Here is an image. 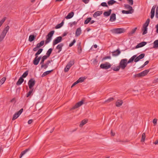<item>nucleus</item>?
Segmentation results:
<instances>
[{"instance_id":"60","label":"nucleus","mask_w":158,"mask_h":158,"mask_svg":"<svg viewBox=\"0 0 158 158\" xmlns=\"http://www.w3.org/2000/svg\"><path fill=\"white\" fill-rule=\"evenodd\" d=\"M111 58V57L110 56H105L103 58V60H106L107 59H110Z\"/></svg>"},{"instance_id":"48","label":"nucleus","mask_w":158,"mask_h":158,"mask_svg":"<svg viewBox=\"0 0 158 158\" xmlns=\"http://www.w3.org/2000/svg\"><path fill=\"white\" fill-rule=\"evenodd\" d=\"M28 74V71H26L22 75L21 77H22V78H25L26 77Z\"/></svg>"},{"instance_id":"42","label":"nucleus","mask_w":158,"mask_h":158,"mask_svg":"<svg viewBox=\"0 0 158 158\" xmlns=\"http://www.w3.org/2000/svg\"><path fill=\"white\" fill-rule=\"evenodd\" d=\"M74 64V60H70L69 62L67 64L69 65L70 66H71Z\"/></svg>"},{"instance_id":"8","label":"nucleus","mask_w":158,"mask_h":158,"mask_svg":"<svg viewBox=\"0 0 158 158\" xmlns=\"http://www.w3.org/2000/svg\"><path fill=\"white\" fill-rule=\"evenodd\" d=\"M83 103L84 101L82 100L80 102H78L71 108L70 110H74L78 108V107L81 106L83 104Z\"/></svg>"},{"instance_id":"19","label":"nucleus","mask_w":158,"mask_h":158,"mask_svg":"<svg viewBox=\"0 0 158 158\" xmlns=\"http://www.w3.org/2000/svg\"><path fill=\"white\" fill-rule=\"evenodd\" d=\"M111 9H109L108 11H105L103 13L104 15L106 17L109 16L111 13Z\"/></svg>"},{"instance_id":"4","label":"nucleus","mask_w":158,"mask_h":158,"mask_svg":"<svg viewBox=\"0 0 158 158\" xmlns=\"http://www.w3.org/2000/svg\"><path fill=\"white\" fill-rule=\"evenodd\" d=\"M111 65L109 62H106L105 64H102L100 65L101 68L103 69H108L111 67Z\"/></svg>"},{"instance_id":"20","label":"nucleus","mask_w":158,"mask_h":158,"mask_svg":"<svg viewBox=\"0 0 158 158\" xmlns=\"http://www.w3.org/2000/svg\"><path fill=\"white\" fill-rule=\"evenodd\" d=\"M24 79L22 78V77H20L17 82L16 85H21Z\"/></svg>"},{"instance_id":"33","label":"nucleus","mask_w":158,"mask_h":158,"mask_svg":"<svg viewBox=\"0 0 158 158\" xmlns=\"http://www.w3.org/2000/svg\"><path fill=\"white\" fill-rule=\"evenodd\" d=\"M87 120L84 119L82 121L80 124V127H82L84 125L87 123Z\"/></svg>"},{"instance_id":"21","label":"nucleus","mask_w":158,"mask_h":158,"mask_svg":"<svg viewBox=\"0 0 158 158\" xmlns=\"http://www.w3.org/2000/svg\"><path fill=\"white\" fill-rule=\"evenodd\" d=\"M74 15V12H71L69 13L68 15L65 17V18L67 19H71L73 16Z\"/></svg>"},{"instance_id":"29","label":"nucleus","mask_w":158,"mask_h":158,"mask_svg":"<svg viewBox=\"0 0 158 158\" xmlns=\"http://www.w3.org/2000/svg\"><path fill=\"white\" fill-rule=\"evenodd\" d=\"M149 69L146 70L144 71L141 72V74H142L143 77L147 75L148 73L149 72Z\"/></svg>"},{"instance_id":"30","label":"nucleus","mask_w":158,"mask_h":158,"mask_svg":"<svg viewBox=\"0 0 158 158\" xmlns=\"http://www.w3.org/2000/svg\"><path fill=\"white\" fill-rule=\"evenodd\" d=\"M44 40H42L41 41L40 43L37 44L36 45V46L37 47H38L40 48L41 47L43 46L44 44Z\"/></svg>"},{"instance_id":"7","label":"nucleus","mask_w":158,"mask_h":158,"mask_svg":"<svg viewBox=\"0 0 158 158\" xmlns=\"http://www.w3.org/2000/svg\"><path fill=\"white\" fill-rule=\"evenodd\" d=\"M62 37L61 36H59L57 37L53 41L52 44L53 46H54L57 44L60 43L62 41Z\"/></svg>"},{"instance_id":"56","label":"nucleus","mask_w":158,"mask_h":158,"mask_svg":"<svg viewBox=\"0 0 158 158\" xmlns=\"http://www.w3.org/2000/svg\"><path fill=\"white\" fill-rule=\"evenodd\" d=\"M128 3L131 5H132L133 4V0H127Z\"/></svg>"},{"instance_id":"13","label":"nucleus","mask_w":158,"mask_h":158,"mask_svg":"<svg viewBox=\"0 0 158 158\" xmlns=\"http://www.w3.org/2000/svg\"><path fill=\"white\" fill-rule=\"evenodd\" d=\"M147 44V42H142L138 44L135 47V48H138L143 47L145 46Z\"/></svg>"},{"instance_id":"18","label":"nucleus","mask_w":158,"mask_h":158,"mask_svg":"<svg viewBox=\"0 0 158 158\" xmlns=\"http://www.w3.org/2000/svg\"><path fill=\"white\" fill-rule=\"evenodd\" d=\"M123 103V101L122 100H118L115 103V105L117 107L120 106Z\"/></svg>"},{"instance_id":"17","label":"nucleus","mask_w":158,"mask_h":158,"mask_svg":"<svg viewBox=\"0 0 158 158\" xmlns=\"http://www.w3.org/2000/svg\"><path fill=\"white\" fill-rule=\"evenodd\" d=\"M121 52L119 49H117L116 51L112 52V55L114 56H116L119 55Z\"/></svg>"},{"instance_id":"62","label":"nucleus","mask_w":158,"mask_h":158,"mask_svg":"<svg viewBox=\"0 0 158 158\" xmlns=\"http://www.w3.org/2000/svg\"><path fill=\"white\" fill-rule=\"evenodd\" d=\"M90 0H82V1L85 4H87L88 3Z\"/></svg>"},{"instance_id":"35","label":"nucleus","mask_w":158,"mask_h":158,"mask_svg":"<svg viewBox=\"0 0 158 158\" xmlns=\"http://www.w3.org/2000/svg\"><path fill=\"white\" fill-rule=\"evenodd\" d=\"M10 28V27L9 26H7L4 29V30L2 32L3 33H5L6 35L7 32L8 31Z\"/></svg>"},{"instance_id":"58","label":"nucleus","mask_w":158,"mask_h":158,"mask_svg":"<svg viewBox=\"0 0 158 158\" xmlns=\"http://www.w3.org/2000/svg\"><path fill=\"white\" fill-rule=\"evenodd\" d=\"M43 50V49L42 48H40L38 50L37 52H36L38 55L40 54L41 52H42Z\"/></svg>"},{"instance_id":"1","label":"nucleus","mask_w":158,"mask_h":158,"mask_svg":"<svg viewBox=\"0 0 158 158\" xmlns=\"http://www.w3.org/2000/svg\"><path fill=\"white\" fill-rule=\"evenodd\" d=\"M136 57V55H134L131 57L127 61V59H123L121 60L119 66L122 69H124L127 65L128 64L132 62Z\"/></svg>"},{"instance_id":"24","label":"nucleus","mask_w":158,"mask_h":158,"mask_svg":"<svg viewBox=\"0 0 158 158\" xmlns=\"http://www.w3.org/2000/svg\"><path fill=\"white\" fill-rule=\"evenodd\" d=\"M81 31L80 27L78 28L76 31L75 34L76 36H78L80 35L81 33Z\"/></svg>"},{"instance_id":"59","label":"nucleus","mask_w":158,"mask_h":158,"mask_svg":"<svg viewBox=\"0 0 158 158\" xmlns=\"http://www.w3.org/2000/svg\"><path fill=\"white\" fill-rule=\"evenodd\" d=\"M77 22L76 21H74L72 23H71V25H70V27H72L73 25H75L77 24Z\"/></svg>"},{"instance_id":"22","label":"nucleus","mask_w":158,"mask_h":158,"mask_svg":"<svg viewBox=\"0 0 158 158\" xmlns=\"http://www.w3.org/2000/svg\"><path fill=\"white\" fill-rule=\"evenodd\" d=\"M52 50L53 49L52 48H50L47 51L46 54V55H45V56H46L47 58H48L49 57L52 53Z\"/></svg>"},{"instance_id":"54","label":"nucleus","mask_w":158,"mask_h":158,"mask_svg":"<svg viewBox=\"0 0 158 158\" xmlns=\"http://www.w3.org/2000/svg\"><path fill=\"white\" fill-rule=\"evenodd\" d=\"M101 5L103 7H108V6L107 4V3L106 2H103L101 4Z\"/></svg>"},{"instance_id":"27","label":"nucleus","mask_w":158,"mask_h":158,"mask_svg":"<svg viewBox=\"0 0 158 158\" xmlns=\"http://www.w3.org/2000/svg\"><path fill=\"white\" fill-rule=\"evenodd\" d=\"M120 68V67L119 65L117 66H114L112 67L111 68V69H113L114 71H118Z\"/></svg>"},{"instance_id":"64","label":"nucleus","mask_w":158,"mask_h":158,"mask_svg":"<svg viewBox=\"0 0 158 158\" xmlns=\"http://www.w3.org/2000/svg\"><path fill=\"white\" fill-rule=\"evenodd\" d=\"M39 48L38 47H37V46H36L35 47L33 48V50L35 52L36 51L38 50Z\"/></svg>"},{"instance_id":"11","label":"nucleus","mask_w":158,"mask_h":158,"mask_svg":"<svg viewBox=\"0 0 158 158\" xmlns=\"http://www.w3.org/2000/svg\"><path fill=\"white\" fill-rule=\"evenodd\" d=\"M52 61V60H48L45 64H43L41 65V68H44V69H46L48 67L49 64Z\"/></svg>"},{"instance_id":"51","label":"nucleus","mask_w":158,"mask_h":158,"mask_svg":"<svg viewBox=\"0 0 158 158\" xmlns=\"http://www.w3.org/2000/svg\"><path fill=\"white\" fill-rule=\"evenodd\" d=\"M76 42V40L74 39L73 40V41L69 45V47H72V46H73L74 44Z\"/></svg>"},{"instance_id":"49","label":"nucleus","mask_w":158,"mask_h":158,"mask_svg":"<svg viewBox=\"0 0 158 158\" xmlns=\"http://www.w3.org/2000/svg\"><path fill=\"white\" fill-rule=\"evenodd\" d=\"M137 29V27H135L134 29H132V31L129 33V34L132 35L134 34L136 31Z\"/></svg>"},{"instance_id":"52","label":"nucleus","mask_w":158,"mask_h":158,"mask_svg":"<svg viewBox=\"0 0 158 158\" xmlns=\"http://www.w3.org/2000/svg\"><path fill=\"white\" fill-rule=\"evenodd\" d=\"M114 100V98H110L108 99L107 100L105 101V102H109Z\"/></svg>"},{"instance_id":"50","label":"nucleus","mask_w":158,"mask_h":158,"mask_svg":"<svg viewBox=\"0 0 158 158\" xmlns=\"http://www.w3.org/2000/svg\"><path fill=\"white\" fill-rule=\"evenodd\" d=\"M85 78L83 77H81L77 80L79 83L82 82L84 81Z\"/></svg>"},{"instance_id":"63","label":"nucleus","mask_w":158,"mask_h":158,"mask_svg":"<svg viewBox=\"0 0 158 158\" xmlns=\"http://www.w3.org/2000/svg\"><path fill=\"white\" fill-rule=\"evenodd\" d=\"M33 121V120L32 119H30L28 121V124H31L32 123Z\"/></svg>"},{"instance_id":"47","label":"nucleus","mask_w":158,"mask_h":158,"mask_svg":"<svg viewBox=\"0 0 158 158\" xmlns=\"http://www.w3.org/2000/svg\"><path fill=\"white\" fill-rule=\"evenodd\" d=\"M6 80V78L5 77H3L2 79L0 80V84H1V85L3 84Z\"/></svg>"},{"instance_id":"39","label":"nucleus","mask_w":158,"mask_h":158,"mask_svg":"<svg viewBox=\"0 0 158 158\" xmlns=\"http://www.w3.org/2000/svg\"><path fill=\"white\" fill-rule=\"evenodd\" d=\"M6 35V34L2 32L0 35V42L1 41L3 40Z\"/></svg>"},{"instance_id":"32","label":"nucleus","mask_w":158,"mask_h":158,"mask_svg":"<svg viewBox=\"0 0 158 158\" xmlns=\"http://www.w3.org/2000/svg\"><path fill=\"white\" fill-rule=\"evenodd\" d=\"M116 2V1L114 0H110L107 3L110 6L112 5Z\"/></svg>"},{"instance_id":"45","label":"nucleus","mask_w":158,"mask_h":158,"mask_svg":"<svg viewBox=\"0 0 158 158\" xmlns=\"http://www.w3.org/2000/svg\"><path fill=\"white\" fill-rule=\"evenodd\" d=\"M116 142H128L129 141L127 140H121L119 139H116Z\"/></svg>"},{"instance_id":"31","label":"nucleus","mask_w":158,"mask_h":158,"mask_svg":"<svg viewBox=\"0 0 158 158\" xmlns=\"http://www.w3.org/2000/svg\"><path fill=\"white\" fill-rule=\"evenodd\" d=\"M64 24V21H63L60 24H58L56 27L55 28L56 29H59Z\"/></svg>"},{"instance_id":"9","label":"nucleus","mask_w":158,"mask_h":158,"mask_svg":"<svg viewBox=\"0 0 158 158\" xmlns=\"http://www.w3.org/2000/svg\"><path fill=\"white\" fill-rule=\"evenodd\" d=\"M149 24L146 23H145L143 25V28L142 29V30L143 31L142 34L143 35L146 34L147 32V27L148 26Z\"/></svg>"},{"instance_id":"37","label":"nucleus","mask_w":158,"mask_h":158,"mask_svg":"<svg viewBox=\"0 0 158 158\" xmlns=\"http://www.w3.org/2000/svg\"><path fill=\"white\" fill-rule=\"evenodd\" d=\"M153 48H158V40L155 41L153 43Z\"/></svg>"},{"instance_id":"16","label":"nucleus","mask_w":158,"mask_h":158,"mask_svg":"<svg viewBox=\"0 0 158 158\" xmlns=\"http://www.w3.org/2000/svg\"><path fill=\"white\" fill-rule=\"evenodd\" d=\"M102 13V11H98L94 13L93 14V16L94 18H96L97 16H99Z\"/></svg>"},{"instance_id":"38","label":"nucleus","mask_w":158,"mask_h":158,"mask_svg":"<svg viewBox=\"0 0 158 158\" xmlns=\"http://www.w3.org/2000/svg\"><path fill=\"white\" fill-rule=\"evenodd\" d=\"M30 148H29L24 151H23L21 152L23 154V155H24L27 153L30 150Z\"/></svg>"},{"instance_id":"55","label":"nucleus","mask_w":158,"mask_h":158,"mask_svg":"<svg viewBox=\"0 0 158 158\" xmlns=\"http://www.w3.org/2000/svg\"><path fill=\"white\" fill-rule=\"evenodd\" d=\"M156 17L158 18V6L157 7L156 12Z\"/></svg>"},{"instance_id":"43","label":"nucleus","mask_w":158,"mask_h":158,"mask_svg":"<svg viewBox=\"0 0 158 158\" xmlns=\"http://www.w3.org/2000/svg\"><path fill=\"white\" fill-rule=\"evenodd\" d=\"M70 67L71 66H70L69 65H68L67 64V65H66V66L64 68V71L65 72H68L69 71V69Z\"/></svg>"},{"instance_id":"46","label":"nucleus","mask_w":158,"mask_h":158,"mask_svg":"<svg viewBox=\"0 0 158 158\" xmlns=\"http://www.w3.org/2000/svg\"><path fill=\"white\" fill-rule=\"evenodd\" d=\"M39 62V61L37 59V58H34L33 61V63L35 65H37L38 64Z\"/></svg>"},{"instance_id":"36","label":"nucleus","mask_w":158,"mask_h":158,"mask_svg":"<svg viewBox=\"0 0 158 158\" xmlns=\"http://www.w3.org/2000/svg\"><path fill=\"white\" fill-rule=\"evenodd\" d=\"M124 6L125 8L127 9H128L129 10H133L132 7L128 4H124Z\"/></svg>"},{"instance_id":"2","label":"nucleus","mask_w":158,"mask_h":158,"mask_svg":"<svg viewBox=\"0 0 158 158\" xmlns=\"http://www.w3.org/2000/svg\"><path fill=\"white\" fill-rule=\"evenodd\" d=\"M54 32V31H50L46 36V40L45 41V44H48L51 41Z\"/></svg>"},{"instance_id":"40","label":"nucleus","mask_w":158,"mask_h":158,"mask_svg":"<svg viewBox=\"0 0 158 158\" xmlns=\"http://www.w3.org/2000/svg\"><path fill=\"white\" fill-rule=\"evenodd\" d=\"M30 90L29 91V92L27 94H26V97L27 98L32 93L34 89H30Z\"/></svg>"},{"instance_id":"34","label":"nucleus","mask_w":158,"mask_h":158,"mask_svg":"<svg viewBox=\"0 0 158 158\" xmlns=\"http://www.w3.org/2000/svg\"><path fill=\"white\" fill-rule=\"evenodd\" d=\"M48 58L46 56H44L42 58L41 61L40 62V64H41V65L43 64H44V62L45 60H46Z\"/></svg>"},{"instance_id":"15","label":"nucleus","mask_w":158,"mask_h":158,"mask_svg":"<svg viewBox=\"0 0 158 158\" xmlns=\"http://www.w3.org/2000/svg\"><path fill=\"white\" fill-rule=\"evenodd\" d=\"M64 46V44L61 43L58 44L56 47V49L58 50V53H59L61 50L62 48Z\"/></svg>"},{"instance_id":"6","label":"nucleus","mask_w":158,"mask_h":158,"mask_svg":"<svg viewBox=\"0 0 158 158\" xmlns=\"http://www.w3.org/2000/svg\"><path fill=\"white\" fill-rule=\"evenodd\" d=\"M23 111V109L22 108L18 112L16 113L15 114H14L12 118V120H14L17 118L19 115L22 113Z\"/></svg>"},{"instance_id":"41","label":"nucleus","mask_w":158,"mask_h":158,"mask_svg":"<svg viewBox=\"0 0 158 158\" xmlns=\"http://www.w3.org/2000/svg\"><path fill=\"white\" fill-rule=\"evenodd\" d=\"M91 19H92V18L91 17H89V18H87L85 20V21L84 22V24H88L89 22H90V21L91 20Z\"/></svg>"},{"instance_id":"28","label":"nucleus","mask_w":158,"mask_h":158,"mask_svg":"<svg viewBox=\"0 0 158 158\" xmlns=\"http://www.w3.org/2000/svg\"><path fill=\"white\" fill-rule=\"evenodd\" d=\"M35 36L34 35H31L29 36V41L31 42L33 41L35 39Z\"/></svg>"},{"instance_id":"53","label":"nucleus","mask_w":158,"mask_h":158,"mask_svg":"<svg viewBox=\"0 0 158 158\" xmlns=\"http://www.w3.org/2000/svg\"><path fill=\"white\" fill-rule=\"evenodd\" d=\"M134 77H142L143 76H142V74H141V72L140 73H138L137 74L135 75H134Z\"/></svg>"},{"instance_id":"61","label":"nucleus","mask_w":158,"mask_h":158,"mask_svg":"<svg viewBox=\"0 0 158 158\" xmlns=\"http://www.w3.org/2000/svg\"><path fill=\"white\" fill-rule=\"evenodd\" d=\"M110 134L112 136H114L115 135V133H114L112 130H111V131Z\"/></svg>"},{"instance_id":"26","label":"nucleus","mask_w":158,"mask_h":158,"mask_svg":"<svg viewBox=\"0 0 158 158\" xmlns=\"http://www.w3.org/2000/svg\"><path fill=\"white\" fill-rule=\"evenodd\" d=\"M53 71V70L46 71L43 73L42 74L41 77H44L48 74Z\"/></svg>"},{"instance_id":"12","label":"nucleus","mask_w":158,"mask_h":158,"mask_svg":"<svg viewBox=\"0 0 158 158\" xmlns=\"http://www.w3.org/2000/svg\"><path fill=\"white\" fill-rule=\"evenodd\" d=\"M156 6H154L152 7L151 12V18L152 19L154 17L155 15V9Z\"/></svg>"},{"instance_id":"57","label":"nucleus","mask_w":158,"mask_h":158,"mask_svg":"<svg viewBox=\"0 0 158 158\" xmlns=\"http://www.w3.org/2000/svg\"><path fill=\"white\" fill-rule=\"evenodd\" d=\"M157 119L156 118H154L153 120V123L154 124V126H155L156 125L157 123Z\"/></svg>"},{"instance_id":"44","label":"nucleus","mask_w":158,"mask_h":158,"mask_svg":"<svg viewBox=\"0 0 158 158\" xmlns=\"http://www.w3.org/2000/svg\"><path fill=\"white\" fill-rule=\"evenodd\" d=\"M146 135L145 133H143L142 134V138L141 139V142H144L145 139Z\"/></svg>"},{"instance_id":"25","label":"nucleus","mask_w":158,"mask_h":158,"mask_svg":"<svg viewBox=\"0 0 158 158\" xmlns=\"http://www.w3.org/2000/svg\"><path fill=\"white\" fill-rule=\"evenodd\" d=\"M133 12V10H122V12L124 14H132Z\"/></svg>"},{"instance_id":"23","label":"nucleus","mask_w":158,"mask_h":158,"mask_svg":"<svg viewBox=\"0 0 158 158\" xmlns=\"http://www.w3.org/2000/svg\"><path fill=\"white\" fill-rule=\"evenodd\" d=\"M81 42H79L78 43V44H77V50H78V52L79 54H80L81 53V52H82V48L81 45Z\"/></svg>"},{"instance_id":"10","label":"nucleus","mask_w":158,"mask_h":158,"mask_svg":"<svg viewBox=\"0 0 158 158\" xmlns=\"http://www.w3.org/2000/svg\"><path fill=\"white\" fill-rule=\"evenodd\" d=\"M145 56L144 53H142L139 55L138 56L136 57L135 59L134 62H137L139 61V60L143 58Z\"/></svg>"},{"instance_id":"5","label":"nucleus","mask_w":158,"mask_h":158,"mask_svg":"<svg viewBox=\"0 0 158 158\" xmlns=\"http://www.w3.org/2000/svg\"><path fill=\"white\" fill-rule=\"evenodd\" d=\"M35 81L33 78L31 79L28 81V84L29 89H33L32 88L35 85Z\"/></svg>"},{"instance_id":"3","label":"nucleus","mask_w":158,"mask_h":158,"mask_svg":"<svg viewBox=\"0 0 158 158\" xmlns=\"http://www.w3.org/2000/svg\"><path fill=\"white\" fill-rule=\"evenodd\" d=\"M111 31L113 34H119L124 32L125 30L123 28H116L111 30Z\"/></svg>"},{"instance_id":"14","label":"nucleus","mask_w":158,"mask_h":158,"mask_svg":"<svg viewBox=\"0 0 158 158\" xmlns=\"http://www.w3.org/2000/svg\"><path fill=\"white\" fill-rule=\"evenodd\" d=\"M116 19V15L114 13L112 14L110 17V22L114 21Z\"/></svg>"}]
</instances>
